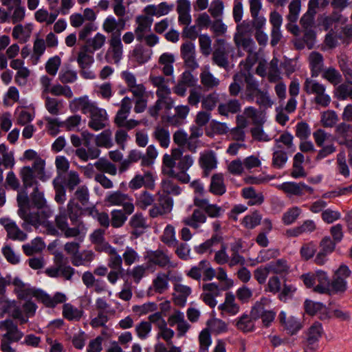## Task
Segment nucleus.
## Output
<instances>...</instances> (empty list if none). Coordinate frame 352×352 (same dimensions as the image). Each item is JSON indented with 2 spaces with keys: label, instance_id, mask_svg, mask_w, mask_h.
Returning a JSON list of instances; mask_svg holds the SVG:
<instances>
[{
  "label": "nucleus",
  "instance_id": "1",
  "mask_svg": "<svg viewBox=\"0 0 352 352\" xmlns=\"http://www.w3.org/2000/svg\"><path fill=\"white\" fill-rule=\"evenodd\" d=\"M82 214V207L74 199L68 201L67 208H59L55 223L66 238H75L80 235V230L84 226L80 220Z\"/></svg>",
  "mask_w": 352,
  "mask_h": 352
},
{
  "label": "nucleus",
  "instance_id": "2",
  "mask_svg": "<svg viewBox=\"0 0 352 352\" xmlns=\"http://www.w3.org/2000/svg\"><path fill=\"white\" fill-rule=\"evenodd\" d=\"M69 107L71 111H80L83 114L89 115L88 126L98 131L105 128L108 115L105 109L100 108L96 102L91 100L88 96L75 98L69 102Z\"/></svg>",
  "mask_w": 352,
  "mask_h": 352
},
{
  "label": "nucleus",
  "instance_id": "3",
  "mask_svg": "<svg viewBox=\"0 0 352 352\" xmlns=\"http://www.w3.org/2000/svg\"><path fill=\"white\" fill-rule=\"evenodd\" d=\"M11 284L14 286V292L19 299H26L34 296L49 308H54L57 305L67 300L65 294L61 292H56L53 296H51L43 290L30 287L19 277H15L13 280L11 278Z\"/></svg>",
  "mask_w": 352,
  "mask_h": 352
},
{
  "label": "nucleus",
  "instance_id": "4",
  "mask_svg": "<svg viewBox=\"0 0 352 352\" xmlns=\"http://www.w3.org/2000/svg\"><path fill=\"white\" fill-rule=\"evenodd\" d=\"M303 91L308 95H314L312 102L321 107H327L331 102L330 96L326 93V86L316 80L307 78L303 83Z\"/></svg>",
  "mask_w": 352,
  "mask_h": 352
},
{
  "label": "nucleus",
  "instance_id": "5",
  "mask_svg": "<svg viewBox=\"0 0 352 352\" xmlns=\"http://www.w3.org/2000/svg\"><path fill=\"white\" fill-rule=\"evenodd\" d=\"M0 330L6 331L1 340V350L4 352H15V350L10 346V344L19 342L23 338V333L11 320L1 321Z\"/></svg>",
  "mask_w": 352,
  "mask_h": 352
},
{
  "label": "nucleus",
  "instance_id": "6",
  "mask_svg": "<svg viewBox=\"0 0 352 352\" xmlns=\"http://www.w3.org/2000/svg\"><path fill=\"white\" fill-rule=\"evenodd\" d=\"M54 265L45 270V274L52 278L63 277L65 280H70L75 274V270L68 265L67 258L62 254H58L54 258Z\"/></svg>",
  "mask_w": 352,
  "mask_h": 352
},
{
  "label": "nucleus",
  "instance_id": "7",
  "mask_svg": "<svg viewBox=\"0 0 352 352\" xmlns=\"http://www.w3.org/2000/svg\"><path fill=\"white\" fill-rule=\"evenodd\" d=\"M214 46L212 60L218 67L226 69L229 67V56L233 47L223 38H217Z\"/></svg>",
  "mask_w": 352,
  "mask_h": 352
},
{
  "label": "nucleus",
  "instance_id": "8",
  "mask_svg": "<svg viewBox=\"0 0 352 352\" xmlns=\"http://www.w3.org/2000/svg\"><path fill=\"white\" fill-rule=\"evenodd\" d=\"M104 202L108 206H122L127 214H132L135 210L133 199L120 190L108 192L104 198Z\"/></svg>",
  "mask_w": 352,
  "mask_h": 352
},
{
  "label": "nucleus",
  "instance_id": "9",
  "mask_svg": "<svg viewBox=\"0 0 352 352\" xmlns=\"http://www.w3.org/2000/svg\"><path fill=\"white\" fill-rule=\"evenodd\" d=\"M189 278L199 281L201 278L204 281H210L216 276V271L211 267L210 262L202 260L197 265L192 266L186 273Z\"/></svg>",
  "mask_w": 352,
  "mask_h": 352
},
{
  "label": "nucleus",
  "instance_id": "10",
  "mask_svg": "<svg viewBox=\"0 0 352 352\" xmlns=\"http://www.w3.org/2000/svg\"><path fill=\"white\" fill-rule=\"evenodd\" d=\"M123 56V45L120 38V34L113 33L109 40V47L104 56L108 63L118 64Z\"/></svg>",
  "mask_w": 352,
  "mask_h": 352
},
{
  "label": "nucleus",
  "instance_id": "11",
  "mask_svg": "<svg viewBox=\"0 0 352 352\" xmlns=\"http://www.w3.org/2000/svg\"><path fill=\"white\" fill-rule=\"evenodd\" d=\"M157 156V151L153 145H149L147 147L145 154L139 150L133 149L130 151L128 155V157L132 163H136L140 160L141 166L144 167L151 166Z\"/></svg>",
  "mask_w": 352,
  "mask_h": 352
},
{
  "label": "nucleus",
  "instance_id": "12",
  "mask_svg": "<svg viewBox=\"0 0 352 352\" xmlns=\"http://www.w3.org/2000/svg\"><path fill=\"white\" fill-rule=\"evenodd\" d=\"M351 274V271L346 265H341L336 272L333 278L329 283L331 291L334 293L344 292L346 289L347 278Z\"/></svg>",
  "mask_w": 352,
  "mask_h": 352
},
{
  "label": "nucleus",
  "instance_id": "13",
  "mask_svg": "<svg viewBox=\"0 0 352 352\" xmlns=\"http://www.w3.org/2000/svg\"><path fill=\"white\" fill-rule=\"evenodd\" d=\"M277 188L289 196H302L305 192L314 193V188L302 182H287L277 186Z\"/></svg>",
  "mask_w": 352,
  "mask_h": 352
},
{
  "label": "nucleus",
  "instance_id": "14",
  "mask_svg": "<svg viewBox=\"0 0 352 352\" xmlns=\"http://www.w3.org/2000/svg\"><path fill=\"white\" fill-rule=\"evenodd\" d=\"M174 109L175 114L164 115L162 117V119L169 126L178 127L185 123L190 112V108L188 105H177L175 107Z\"/></svg>",
  "mask_w": 352,
  "mask_h": 352
},
{
  "label": "nucleus",
  "instance_id": "15",
  "mask_svg": "<svg viewBox=\"0 0 352 352\" xmlns=\"http://www.w3.org/2000/svg\"><path fill=\"white\" fill-rule=\"evenodd\" d=\"M283 18L276 11L272 12L270 15V23L272 25L270 32V45L272 47L276 46L283 38V34L280 30Z\"/></svg>",
  "mask_w": 352,
  "mask_h": 352
},
{
  "label": "nucleus",
  "instance_id": "16",
  "mask_svg": "<svg viewBox=\"0 0 352 352\" xmlns=\"http://www.w3.org/2000/svg\"><path fill=\"white\" fill-rule=\"evenodd\" d=\"M245 89L243 95L241 96V99H244L248 102H254L255 96L261 91L259 82L256 79L254 75L250 72H245Z\"/></svg>",
  "mask_w": 352,
  "mask_h": 352
},
{
  "label": "nucleus",
  "instance_id": "17",
  "mask_svg": "<svg viewBox=\"0 0 352 352\" xmlns=\"http://www.w3.org/2000/svg\"><path fill=\"white\" fill-rule=\"evenodd\" d=\"M193 203L195 206L202 210L211 218H219L224 212V210L221 206L210 204L207 199L195 197Z\"/></svg>",
  "mask_w": 352,
  "mask_h": 352
},
{
  "label": "nucleus",
  "instance_id": "18",
  "mask_svg": "<svg viewBox=\"0 0 352 352\" xmlns=\"http://www.w3.org/2000/svg\"><path fill=\"white\" fill-rule=\"evenodd\" d=\"M180 51L186 67L191 69H195L199 67L195 59V46L192 42L188 41L183 43Z\"/></svg>",
  "mask_w": 352,
  "mask_h": 352
},
{
  "label": "nucleus",
  "instance_id": "19",
  "mask_svg": "<svg viewBox=\"0 0 352 352\" xmlns=\"http://www.w3.org/2000/svg\"><path fill=\"white\" fill-rule=\"evenodd\" d=\"M0 223L3 226L8 237L10 239L23 241L27 239V234L18 227L14 221L9 219H0Z\"/></svg>",
  "mask_w": 352,
  "mask_h": 352
},
{
  "label": "nucleus",
  "instance_id": "20",
  "mask_svg": "<svg viewBox=\"0 0 352 352\" xmlns=\"http://www.w3.org/2000/svg\"><path fill=\"white\" fill-rule=\"evenodd\" d=\"M278 319L281 325L292 335L296 333L302 328L300 319L293 316H287L286 313L283 311L279 314Z\"/></svg>",
  "mask_w": 352,
  "mask_h": 352
},
{
  "label": "nucleus",
  "instance_id": "21",
  "mask_svg": "<svg viewBox=\"0 0 352 352\" xmlns=\"http://www.w3.org/2000/svg\"><path fill=\"white\" fill-rule=\"evenodd\" d=\"M199 164L203 169V175L208 177L210 172L217 167V160L214 153L209 151L201 153Z\"/></svg>",
  "mask_w": 352,
  "mask_h": 352
},
{
  "label": "nucleus",
  "instance_id": "22",
  "mask_svg": "<svg viewBox=\"0 0 352 352\" xmlns=\"http://www.w3.org/2000/svg\"><path fill=\"white\" fill-rule=\"evenodd\" d=\"M218 308L222 314H227L230 316H234L240 311V306L236 302L235 295L231 292L226 293L225 300L219 305Z\"/></svg>",
  "mask_w": 352,
  "mask_h": 352
},
{
  "label": "nucleus",
  "instance_id": "23",
  "mask_svg": "<svg viewBox=\"0 0 352 352\" xmlns=\"http://www.w3.org/2000/svg\"><path fill=\"white\" fill-rule=\"evenodd\" d=\"M322 327L321 323L314 322L308 329L306 340L307 348L310 350L316 349V344L321 338Z\"/></svg>",
  "mask_w": 352,
  "mask_h": 352
},
{
  "label": "nucleus",
  "instance_id": "24",
  "mask_svg": "<svg viewBox=\"0 0 352 352\" xmlns=\"http://www.w3.org/2000/svg\"><path fill=\"white\" fill-rule=\"evenodd\" d=\"M138 27L135 30V34L137 41L141 42L144 38V35L151 31L153 20L146 16H139L136 18Z\"/></svg>",
  "mask_w": 352,
  "mask_h": 352
},
{
  "label": "nucleus",
  "instance_id": "25",
  "mask_svg": "<svg viewBox=\"0 0 352 352\" xmlns=\"http://www.w3.org/2000/svg\"><path fill=\"white\" fill-rule=\"evenodd\" d=\"M56 178H59V182L68 189L69 191H73L81 182L79 174L74 170L67 172L63 175L59 174Z\"/></svg>",
  "mask_w": 352,
  "mask_h": 352
},
{
  "label": "nucleus",
  "instance_id": "26",
  "mask_svg": "<svg viewBox=\"0 0 352 352\" xmlns=\"http://www.w3.org/2000/svg\"><path fill=\"white\" fill-rule=\"evenodd\" d=\"M174 291L175 292L173 294V301L175 304L179 306H184L186 302L187 298L191 294V288L187 285L175 283L174 285Z\"/></svg>",
  "mask_w": 352,
  "mask_h": 352
},
{
  "label": "nucleus",
  "instance_id": "27",
  "mask_svg": "<svg viewBox=\"0 0 352 352\" xmlns=\"http://www.w3.org/2000/svg\"><path fill=\"white\" fill-rule=\"evenodd\" d=\"M153 177L151 172H145L143 175H136L129 182V187L137 190L142 186L150 187L153 184Z\"/></svg>",
  "mask_w": 352,
  "mask_h": 352
},
{
  "label": "nucleus",
  "instance_id": "28",
  "mask_svg": "<svg viewBox=\"0 0 352 352\" xmlns=\"http://www.w3.org/2000/svg\"><path fill=\"white\" fill-rule=\"evenodd\" d=\"M209 191L217 196L223 195L226 192V186L222 173H215L211 177Z\"/></svg>",
  "mask_w": 352,
  "mask_h": 352
},
{
  "label": "nucleus",
  "instance_id": "29",
  "mask_svg": "<svg viewBox=\"0 0 352 352\" xmlns=\"http://www.w3.org/2000/svg\"><path fill=\"white\" fill-rule=\"evenodd\" d=\"M311 77H318L324 70V59L321 54L313 52L309 56Z\"/></svg>",
  "mask_w": 352,
  "mask_h": 352
},
{
  "label": "nucleus",
  "instance_id": "30",
  "mask_svg": "<svg viewBox=\"0 0 352 352\" xmlns=\"http://www.w3.org/2000/svg\"><path fill=\"white\" fill-rule=\"evenodd\" d=\"M207 219L206 214L200 208L195 209L191 216L185 218L183 220L186 226H190L194 229H198L200 226L206 223Z\"/></svg>",
  "mask_w": 352,
  "mask_h": 352
},
{
  "label": "nucleus",
  "instance_id": "31",
  "mask_svg": "<svg viewBox=\"0 0 352 352\" xmlns=\"http://www.w3.org/2000/svg\"><path fill=\"white\" fill-rule=\"evenodd\" d=\"M95 254L91 250L78 252L74 256H71L72 264L75 267L88 266L94 259Z\"/></svg>",
  "mask_w": 352,
  "mask_h": 352
},
{
  "label": "nucleus",
  "instance_id": "32",
  "mask_svg": "<svg viewBox=\"0 0 352 352\" xmlns=\"http://www.w3.org/2000/svg\"><path fill=\"white\" fill-rule=\"evenodd\" d=\"M146 258L149 263L161 267H166L170 263L169 256L163 251L159 250L147 252Z\"/></svg>",
  "mask_w": 352,
  "mask_h": 352
},
{
  "label": "nucleus",
  "instance_id": "33",
  "mask_svg": "<svg viewBox=\"0 0 352 352\" xmlns=\"http://www.w3.org/2000/svg\"><path fill=\"white\" fill-rule=\"evenodd\" d=\"M245 72H239L232 76V82L229 86V94L232 97H236L241 92L243 82H245Z\"/></svg>",
  "mask_w": 352,
  "mask_h": 352
},
{
  "label": "nucleus",
  "instance_id": "34",
  "mask_svg": "<svg viewBox=\"0 0 352 352\" xmlns=\"http://www.w3.org/2000/svg\"><path fill=\"white\" fill-rule=\"evenodd\" d=\"M267 264L271 273L283 276L290 272V265L287 261L284 258H279Z\"/></svg>",
  "mask_w": 352,
  "mask_h": 352
},
{
  "label": "nucleus",
  "instance_id": "35",
  "mask_svg": "<svg viewBox=\"0 0 352 352\" xmlns=\"http://www.w3.org/2000/svg\"><path fill=\"white\" fill-rule=\"evenodd\" d=\"M175 60L174 55L170 53L165 52L160 56L158 63L162 66V71L165 76H170L173 74Z\"/></svg>",
  "mask_w": 352,
  "mask_h": 352
},
{
  "label": "nucleus",
  "instance_id": "36",
  "mask_svg": "<svg viewBox=\"0 0 352 352\" xmlns=\"http://www.w3.org/2000/svg\"><path fill=\"white\" fill-rule=\"evenodd\" d=\"M129 113L117 112L114 118V123L118 127L124 128L126 130H131L140 124V121L130 119L127 120Z\"/></svg>",
  "mask_w": 352,
  "mask_h": 352
},
{
  "label": "nucleus",
  "instance_id": "37",
  "mask_svg": "<svg viewBox=\"0 0 352 352\" xmlns=\"http://www.w3.org/2000/svg\"><path fill=\"white\" fill-rule=\"evenodd\" d=\"M243 198L249 199V206H259L264 201V196L261 192L257 193L253 187H247L242 189Z\"/></svg>",
  "mask_w": 352,
  "mask_h": 352
},
{
  "label": "nucleus",
  "instance_id": "38",
  "mask_svg": "<svg viewBox=\"0 0 352 352\" xmlns=\"http://www.w3.org/2000/svg\"><path fill=\"white\" fill-rule=\"evenodd\" d=\"M222 237L218 234H213L210 239L206 240L203 243L195 246L194 250L196 253L203 254L207 252L211 253L212 252V247L221 243Z\"/></svg>",
  "mask_w": 352,
  "mask_h": 352
},
{
  "label": "nucleus",
  "instance_id": "39",
  "mask_svg": "<svg viewBox=\"0 0 352 352\" xmlns=\"http://www.w3.org/2000/svg\"><path fill=\"white\" fill-rule=\"evenodd\" d=\"M84 311L70 303H65L63 306V316L69 321H79Z\"/></svg>",
  "mask_w": 352,
  "mask_h": 352
},
{
  "label": "nucleus",
  "instance_id": "40",
  "mask_svg": "<svg viewBox=\"0 0 352 352\" xmlns=\"http://www.w3.org/2000/svg\"><path fill=\"white\" fill-rule=\"evenodd\" d=\"M125 21L123 19H120L118 21L113 16L107 17L103 23V29L107 33H120L124 29Z\"/></svg>",
  "mask_w": 352,
  "mask_h": 352
},
{
  "label": "nucleus",
  "instance_id": "41",
  "mask_svg": "<svg viewBox=\"0 0 352 352\" xmlns=\"http://www.w3.org/2000/svg\"><path fill=\"white\" fill-rule=\"evenodd\" d=\"M106 37L101 33H97L94 38L87 39L82 45L85 49L89 50L90 54L100 50L105 43Z\"/></svg>",
  "mask_w": 352,
  "mask_h": 352
},
{
  "label": "nucleus",
  "instance_id": "42",
  "mask_svg": "<svg viewBox=\"0 0 352 352\" xmlns=\"http://www.w3.org/2000/svg\"><path fill=\"white\" fill-rule=\"evenodd\" d=\"M321 76L323 79L334 86L340 85L342 81V77L340 72L333 67L324 69L321 72Z\"/></svg>",
  "mask_w": 352,
  "mask_h": 352
},
{
  "label": "nucleus",
  "instance_id": "43",
  "mask_svg": "<svg viewBox=\"0 0 352 352\" xmlns=\"http://www.w3.org/2000/svg\"><path fill=\"white\" fill-rule=\"evenodd\" d=\"M19 307L14 300H10L5 295L0 296V318L6 314H12Z\"/></svg>",
  "mask_w": 352,
  "mask_h": 352
},
{
  "label": "nucleus",
  "instance_id": "44",
  "mask_svg": "<svg viewBox=\"0 0 352 352\" xmlns=\"http://www.w3.org/2000/svg\"><path fill=\"white\" fill-rule=\"evenodd\" d=\"M228 131L229 127L226 123L212 120L206 130V134L208 137H212L214 135H225Z\"/></svg>",
  "mask_w": 352,
  "mask_h": 352
},
{
  "label": "nucleus",
  "instance_id": "45",
  "mask_svg": "<svg viewBox=\"0 0 352 352\" xmlns=\"http://www.w3.org/2000/svg\"><path fill=\"white\" fill-rule=\"evenodd\" d=\"M131 214H127L125 210L114 209L111 212V226L114 228H121L124 226L128 219V216Z\"/></svg>",
  "mask_w": 352,
  "mask_h": 352
},
{
  "label": "nucleus",
  "instance_id": "46",
  "mask_svg": "<svg viewBox=\"0 0 352 352\" xmlns=\"http://www.w3.org/2000/svg\"><path fill=\"white\" fill-rule=\"evenodd\" d=\"M152 54L151 49L144 48L140 45H138L132 52V57L139 64H144L148 61Z\"/></svg>",
  "mask_w": 352,
  "mask_h": 352
},
{
  "label": "nucleus",
  "instance_id": "47",
  "mask_svg": "<svg viewBox=\"0 0 352 352\" xmlns=\"http://www.w3.org/2000/svg\"><path fill=\"white\" fill-rule=\"evenodd\" d=\"M152 285L156 293L160 294L164 293L168 288V275L165 273H157L153 280Z\"/></svg>",
  "mask_w": 352,
  "mask_h": 352
},
{
  "label": "nucleus",
  "instance_id": "48",
  "mask_svg": "<svg viewBox=\"0 0 352 352\" xmlns=\"http://www.w3.org/2000/svg\"><path fill=\"white\" fill-rule=\"evenodd\" d=\"M241 104L239 100H230L225 104H221L218 107V111L222 116H228V113H236L240 111Z\"/></svg>",
  "mask_w": 352,
  "mask_h": 352
},
{
  "label": "nucleus",
  "instance_id": "49",
  "mask_svg": "<svg viewBox=\"0 0 352 352\" xmlns=\"http://www.w3.org/2000/svg\"><path fill=\"white\" fill-rule=\"evenodd\" d=\"M94 54H90L89 50L82 46L78 54L77 63L80 69L89 68L94 61Z\"/></svg>",
  "mask_w": 352,
  "mask_h": 352
},
{
  "label": "nucleus",
  "instance_id": "50",
  "mask_svg": "<svg viewBox=\"0 0 352 352\" xmlns=\"http://www.w3.org/2000/svg\"><path fill=\"white\" fill-rule=\"evenodd\" d=\"M153 138L163 148H167L170 144V133L168 129L162 126H157L153 133Z\"/></svg>",
  "mask_w": 352,
  "mask_h": 352
},
{
  "label": "nucleus",
  "instance_id": "51",
  "mask_svg": "<svg viewBox=\"0 0 352 352\" xmlns=\"http://www.w3.org/2000/svg\"><path fill=\"white\" fill-rule=\"evenodd\" d=\"M43 98H45V107L47 111L53 116L58 115L63 107V101L47 96H43Z\"/></svg>",
  "mask_w": 352,
  "mask_h": 352
},
{
  "label": "nucleus",
  "instance_id": "52",
  "mask_svg": "<svg viewBox=\"0 0 352 352\" xmlns=\"http://www.w3.org/2000/svg\"><path fill=\"white\" fill-rule=\"evenodd\" d=\"M254 320L250 315L243 314L240 318L236 320V328L243 332H250L254 329Z\"/></svg>",
  "mask_w": 352,
  "mask_h": 352
},
{
  "label": "nucleus",
  "instance_id": "53",
  "mask_svg": "<svg viewBox=\"0 0 352 352\" xmlns=\"http://www.w3.org/2000/svg\"><path fill=\"white\" fill-rule=\"evenodd\" d=\"M234 41L238 47H242L247 52H253L255 49V42L251 36H234Z\"/></svg>",
  "mask_w": 352,
  "mask_h": 352
},
{
  "label": "nucleus",
  "instance_id": "54",
  "mask_svg": "<svg viewBox=\"0 0 352 352\" xmlns=\"http://www.w3.org/2000/svg\"><path fill=\"white\" fill-rule=\"evenodd\" d=\"M269 302L270 300L266 298H262L260 300L255 302L251 309L250 314L253 320H256L263 315L267 311L265 309V306L269 304Z\"/></svg>",
  "mask_w": 352,
  "mask_h": 352
},
{
  "label": "nucleus",
  "instance_id": "55",
  "mask_svg": "<svg viewBox=\"0 0 352 352\" xmlns=\"http://www.w3.org/2000/svg\"><path fill=\"white\" fill-rule=\"evenodd\" d=\"M200 80L203 86L207 89H212L219 85V80L215 78L208 70L200 74Z\"/></svg>",
  "mask_w": 352,
  "mask_h": 352
},
{
  "label": "nucleus",
  "instance_id": "56",
  "mask_svg": "<svg viewBox=\"0 0 352 352\" xmlns=\"http://www.w3.org/2000/svg\"><path fill=\"white\" fill-rule=\"evenodd\" d=\"M94 166L96 169L100 172L106 173L111 175H116V166L107 159L100 158L95 162Z\"/></svg>",
  "mask_w": 352,
  "mask_h": 352
},
{
  "label": "nucleus",
  "instance_id": "57",
  "mask_svg": "<svg viewBox=\"0 0 352 352\" xmlns=\"http://www.w3.org/2000/svg\"><path fill=\"white\" fill-rule=\"evenodd\" d=\"M20 175L25 188H30L37 184L34 176L33 170L30 166L23 167L20 171Z\"/></svg>",
  "mask_w": 352,
  "mask_h": 352
},
{
  "label": "nucleus",
  "instance_id": "58",
  "mask_svg": "<svg viewBox=\"0 0 352 352\" xmlns=\"http://www.w3.org/2000/svg\"><path fill=\"white\" fill-rule=\"evenodd\" d=\"M287 155L285 151L280 148H274L272 156V166L280 169L287 161Z\"/></svg>",
  "mask_w": 352,
  "mask_h": 352
},
{
  "label": "nucleus",
  "instance_id": "59",
  "mask_svg": "<svg viewBox=\"0 0 352 352\" xmlns=\"http://www.w3.org/2000/svg\"><path fill=\"white\" fill-rule=\"evenodd\" d=\"M89 214L96 219L100 226L107 229L111 225V219L105 212H100L95 207L89 209Z\"/></svg>",
  "mask_w": 352,
  "mask_h": 352
},
{
  "label": "nucleus",
  "instance_id": "60",
  "mask_svg": "<svg viewBox=\"0 0 352 352\" xmlns=\"http://www.w3.org/2000/svg\"><path fill=\"white\" fill-rule=\"evenodd\" d=\"M254 101L259 107L264 108H270L273 104L267 90L261 89V91L255 96Z\"/></svg>",
  "mask_w": 352,
  "mask_h": 352
},
{
  "label": "nucleus",
  "instance_id": "61",
  "mask_svg": "<svg viewBox=\"0 0 352 352\" xmlns=\"http://www.w3.org/2000/svg\"><path fill=\"white\" fill-rule=\"evenodd\" d=\"M302 0H292L289 4V14L287 19L291 23H296L298 19Z\"/></svg>",
  "mask_w": 352,
  "mask_h": 352
},
{
  "label": "nucleus",
  "instance_id": "62",
  "mask_svg": "<svg viewBox=\"0 0 352 352\" xmlns=\"http://www.w3.org/2000/svg\"><path fill=\"white\" fill-rule=\"evenodd\" d=\"M50 93L54 96H65L66 98H72L74 96L71 88L67 85H62L60 84L54 85Z\"/></svg>",
  "mask_w": 352,
  "mask_h": 352
},
{
  "label": "nucleus",
  "instance_id": "63",
  "mask_svg": "<svg viewBox=\"0 0 352 352\" xmlns=\"http://www.w3.org/2000/svg\"><path fill=\"white\" fill-rule=\"evenodd\" d=\"M212 339L209 330L203 329L199 336V352H208V348L211 345Z\"/></svg>",
  "mask_w": 352,
  "mask_h": 352
},
{
  "label": "nucleus",
  "instance_id": "64",
  "mask_svg": "<svg viewBox=\"0 0 352 352\" xmlns=\"http://www.w3.org/2000/svg\"><path fill=\"white\" fill-rule=\"evenodd\" d=\"M317 247L314 242L304 243L300 249V257L304 261H308L314 256Z\"/></svg>",
  "mask_w": 352,
  "mask_h": 352
}]
</instances>
